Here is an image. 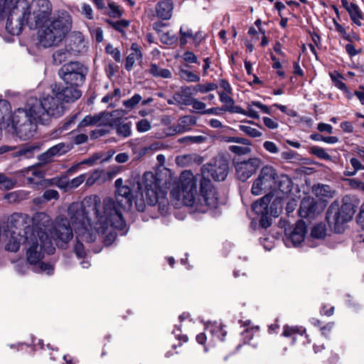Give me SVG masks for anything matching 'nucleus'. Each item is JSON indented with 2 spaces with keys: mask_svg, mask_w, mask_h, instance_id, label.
Returning <instances> with one entry per match:
<instances>
[{
  "mask_svg": "<svg viewBox=\"0 0 364 364\" xmlns=\"http://www.w3.org/2000/svg\"><path fill=\"white\" fill-rule=\"evenodd\" d=\"M114 154H115V151L114 149H109L106 151L97 154L91 159L108 160V159H111Z\"/></svg>",
  "mask_w": 364,
  "mask_h": 364,
  "instance_id": "864d4df0",
  "label": "nucleus"
},
{
  "mask_svg": "<svg viewBox=\"0 0 364 364\" xmlns=\"http://www.w3.org/2000/svg\"><path fill=\"white\" fill-rule=\"evenodd\" d=\"M108 8H109V11H108L107 14L110 17L120 18L123 14V11L119 8V6H117L114 2L112 1H108Z\"/></svg>",
  "mask_w": 364,
  "mask_h": 364,
  "instance_id": "4c0bfd02",
  "label": "nucleus"
},
{
  "mask_svg": "<svg viewBox=\"0 0 364 364\" xmlns=\"http://www.w3.org/2000/svg\"><path fill=\"white\" fill-rule=\"evenodd\" d=\"M10 112V105L6 100H0V118L4 119V116Z\"/></svg>",
  "mask_w": 364,
  "mask_h": 364,
  "instance_id": "6e6d98bb",
  "label": "nucleus"
},
{
  "mask_svg": "<svg viewBox=\"0 0 364 364\" xmlns=\"http://www.w3.org/2000/svg\"><path fill=\"white\" fill-rule=\"evenodd\" d=\"M218 205V192L208 178L200 180V191L192 207L195 211L205 213Z\"/></svg>",
  "mask_w": 364,
  "mask_h": 364,
  "instance_id": "9d476101",
  "label": "nucleus"
},
{
  "mask_svg": "<svg viewBox=\"0 0 364 364\" xmlns=\"http://www.w3.org/2000/svg\"><path fill=\"white\" fill-rule=\"evenodd\" d=\"M188 67V65H185L179 68L178 75L180 77L188 82H198L200 80V76L186 68Z\"/></svg>",
  "mask_w": 364,
  "mask_h": 364,
  "instance_id": "cd10ccee",
  "label": "nucleus"
},
{
  "mask_svg": "<svg viewBox=\"0 0 364 364\" xmlns=\"http://www.w3.org/2000/svg\"><path fill=\"white\" fill-rule=\"evenodd\" d=\"M30 108L27 102L25 107L16 109L12 117V127L16 135L22 140L32 138L37 132V123L40 122V117Z\"/></svg>",
  "mask_w": 364,
  "mask_h": 364,
  "instance_id": "1a4fd4ad",
  "label": "nucleus"
},
{
  "mask_svg": "<svg viewBox=\"0 0 364 364\" xmlns=\"http://www.w3.org/2000/svg\"><path fill=\"white\" fill-rule=\"evenodd\" d=\"M107 23L111 26L116 31L124 34V29L129 26V21L125 19H122L117 21H113L112 20H107Z\"/></svg>",
  "mask_w": 364,
  "mask_h": 364,
  "instance_id": "f704fd0d",
  "label": "nucleus"
},
{
  "mask_svg": "<svg viewBox=\"0 0 364 364\" xmlns=\"http://www.w3.org/2000/svg\"><path fill=\"white\" fill-rule=\"evenodd\" d=\"M41 150L38 145H23L21 146H4L0 147V154L6 153L5 157H23L26 159H31L36 156Z\"/></svg>",
  "mask_w": 364,
  "mask_h": 364,
  "instance_id": "4468645a",
  "label": "nucleus"
},
{
  "mask_svg": "<svg viewBox=\"0 0 364 364\" xmlns=\"http://www.w3.org/2000/svg\"><path fill=\"white\" fill-rule=\"evenodd\" d=\"M326 235V226L323 224H318L314 226L311 231L310 237L316 240H323Z\"/></svg>",
  "mask_w": 364,
  "mask_h": 364,
  "instance_id": "473e14b6",
  "label": "nucleus"
},
{
  "mask_svg": "<svg viewBox=\"0 0 364 364\" xmlns=\"http://www.w3.org/2000/svg\"><path fill=\"white\" fill-rule=\"evenodd\" d=\"M205 331L209 333L210 345H213L217 341H223L227 333L223 326L217 323L208 324L205 327Z\"/></svg>",
  "mask_w": 364,
  "mask_h": 364,
  "instance_id": "412c9836",
  "label": "nucleus"
},
{
  "mask_svg": "<svg viewBox=\"0 0 364 364\" xmlns=\"http://www.w3.org/2000/svg\"><path fill=\"white\" fill-rule=\"evenodd\" d=\"M141 100V97L139 94H135L130 99L123 102L124 106L129 109H133Z\"/></svg>",
  "mask_w": 364,
  "mask_h": 364,
  "instance_id": "de8ad7c7",
  "label": "nucleus"
},
{
  "mask_svg": "<svg viewBox=\"0 0 364 364\" xmlns=\"http://www.w3.org/2000/svg\"><path fill=\"white\" fill-rule=\"evenodd\" d=\"M142 53L136 43H132L131 46V53L128 55L125 62V69L130 71L136 60H141Z\"/></svg>",
  "mask_w": 364,
  "mask_h": 364,
  "instance_id": "b1692460",
  "label": "nucleus"
},
{
  "mask_svg": "<svg viewBox=\"0 0 364 364\" xmlns=\"http://www.w3.org/2000/svg\"><path fill=\"white\" fill-rule=\"evenodd\" d=\"M9 223L11 229L5 234V249L16 252L21 245H26V232L31 231L33 217L25 213H15L9 218Z\"/></svg>",
  "mask_w": 364,
  "mask_h": 364,
  "instance_id": "39448f33",
  "label": "nucleus"
},
{
  "mask_svg": "<svg viewBox=\"0 0 364 364\" xmlns=\"http://www.w3.org/2000/svg\"><path fill=\"white\" fill-rule=\"evenodd\" d=\"M218 94L220 100L223 104L222 107L232 106L235 104L233 99L230 97L227 93L220 92Z\"/></svg>",
  "mask_w": 364,
  "mask_h": 364,
  "instance_id": "5fc2aeb1",
  "label": "nucleus"
},
{
  "mask_svg": "<svg viewBox=\"0 0 364 364\" xmlns=\"http://www.w3.org/2000/svg\"><path fill=\"white\" fill-rule=\"evenodd\" d=\"M259 161H237L235 165L237 177L242 181L248 179L257 170Z\"/></svg>",
  "mask_w": 364,
  "mask_h": 364,
  "instance_id": "a211bd4d",
  "label": "nucleus"
},
{
  "mask_svg": "<svg viewBox=\"0 0 364 364\" xmlns=\"http://www.w3.org/2000/svg\"><path fill=\"white\" fill-rule=\"evenodd\" d=\"M351 166L353 168V171H350L349 168L347 167L344 173L346 176H353L354 175L358 170L364 169V166H363L360 163V161H350Z\"/></svg>",
  "mask_w": 364,
  "mask_h": 364,
  "instance_id": "8fccbe9b",
  "label": "nucleus"
},
{
  "mask_svg": "<svg viewBox=\"0 0 364 364\" xmlns=\"http://www.w3.org/2000/svg\"><path fill=\"white\" fill-rule=\"evenodd\" d=\"M207 137L205 136H186L178 139L179 142L186 144H202L206 141Z\"/></svg>",
  "mask_w": 364,
  "mask_h": 364,
  "instance_id": "c9c22d12",
  "label": "nucleus"
},
{
  "mask_svg": "<svg viewBox=\"0 0 364 364\" xmlns=\"http://www.w3.org/2000/svg\"><path fill=\"white\" fill-rule=\"evenodd\" d=\"M355 213L353 205L350 203H343L340 207L337 202H333L326 213V220L334 230L340 232L342 225L350 221Z\"/></svg>",
  "mask_w": 364,
  "mask_h": 364,
  "instance_id": "9b49d317",
  "label": "nucleus"
},
{
  "mask_svg": "<svg viewBox=\"0 0 364 364\" xmlns=\"http://www.w3.org/2000/svg\"><path fill=\"white\" fill-rule=\"evenodd\" d=\"M68 214H69L68 210ZM68 216L70 218V215H68ZM73 231L75 234L77 240L74 247V252L78 258H85L86 252L82 242H85L86 243H90L93 241H85L77 237L71 218H70L69 221L67 218L62 215H59L55 218L53 223V231L51 232L52 238L55 240L58 246L64 247V246L73 238Z\"/></svg>",
  "mask_w": 364,
  "mask_h": 364,
  "instance_id": "0eeeda50",
  "label": "nucleus"
},
{
  "mask_svg": "<svg viewBox=\"0 0 364 364\" xmlns=\"http://www.w3.org/2000/svg\"><path fill=\"white\" fill-rule=\"evenodd\" d=\"M348 12L353 23L359 26H361L360 20L363 18V14L358 6L355 4L351 5Z\"/></svg>",
  "mask_w": 364,
  "mask_h": 364,
  "instance_id": "2f4dec72",
  "label": "nucleus"
},
{
  "mask_svg": "<svg viewBox=\"0 0 364 364\" xmlns=\"http://www.w3.org/2000/svg\"><path fill=\"white\" fill-rule=\"evenodd\" d=\"M171 173L168 168L160 166L156 173L146 172L143 176L144 193L134 196V192L141 190L137 183L132 186L131 181L118 178L115 181L114 198L106 197L101 200L97 195L86 196L80 203H73L68 207L69 215L77 237L85 241H95L100 235L107 234V245L116 238L114 230H124L126 222L122 212L129 211L134 201L138 211H144L146 203L159 205L161 214L168 211L166 199L167 184L170 183Z\"/></svg>",
  "mask_w": 364,
  "mask_h": 364,
  "instance_id": "f257e3e1",
  "label": "nucleus"
},
{
  "mask_svg": "<svg viewBox=\"0 0 364 364\" xmlns=\"http://www.w3.org/2000/svg\"><path fill=\"white\" fill-rule=\"evenodd\" d=\"M136 129L139 132H145L151 129V124L147 119H141L136 123Z\"/></svg>",
  "mask_w": 364,
  "mask_h": 364,
  "instance_id": "4d7b16f0",
  "label": "nucleus"
},
{
  "mask_svg": "<svg viewBox=\"0 0 364 364\" xmlns=\"http://www.w3.org/2000/svg\"><path fill=\"white\" fill-rule=\"evenodd\" d=\"M74 56L70 49L65 46L55 50L53 54V63L55 65H60L65 60Z\"/></svg>",
  "mask_w": 364,
  "mask_h": 364,
  "instance_id": "a878e982",
  "label": "nucleus"
},
{
  "mask_svg": "<svg viewBox=\"0 0 364 364\" xmlns=\"http://www.w3.org/2000/svg\"><path fill=\"white\" fill-rule=\"evenodd\" d=\"M85 181V176L84 175H80L75 178H73L70 182V186L71 188H77L78 187L81 183H83V181Z\"/></svg>",
  "mask_w": 364,
  "mask_h": 364,
  "instance_id": "69168bd1",
  "label": "nucleus"
},
{
  "mask_svg": "<svg viewBox=\"0 0 364 364\" xmlns=\"http://www.w3.org/2000/svg\"><path fill=\"white\" fill-rule=\"evenodd\" d=\"M65 46L70 49L74 56L85 53L87 49L84 36L79 31H73L70 35Z\"/></svg>",
  "mask_w": 364,
  "mask_h": 364,
  "instance_id": "f3484780",
  "label": "nucleus"
},
{
  "mask_svg": "<svg viewBox=\"0 0 364 364\" xmlns=\"http://www.w3.org/2000/svg\"><path fill=\"white\" fill-rule=\"evenodd\" d=\"M100 120V117L98 115H87L83 118V119L80 122L79 127H85L90 125L96 124L98 123Z\"/></svg>",
  "mask_w": 364,
  "mask_h": 364,
  "instance_id": "79ce46f5",
  "label": "nucleus"
},
{
  "mask_svg": "<svg viewBox=\"0 0 364 364\" xmlns=\"http://www.w3.org/2000/svg\"><path fill=\"white\" fill-rule=\"evenodd\" d=\"M81 14L87 19L91 20L94 18L93 10L87 4L84 3L81 5Z\"/></svg>",
  "mask_w": 364,
  "mask_h": 364,
  "instance_id": "603ef678",
  "label": "nucleus"
},
{
  "mask_svg": "<svg viewBox=\"0 0 364 364\" xmlns=\"http://www.w3.org/2000/svg\"><path fill=\"white\" fill-rule=\"evenodd\" d=\"M183 59L189 63H197L198 59L196 55L190 51L185 52L183 55Z\"/></svg>",
  "mask_w": 364,
  "mask_h": 364,
  "instance_id": "680f3d73",
  "label": "nucleus"
},
{
  "mask_svg": "<svg viewBox=\"0 0 364 364\" xmlns=\"http://www.w3.org/2000/svg\"><path fill=\"white\" fill-rule=\"evenodd\" d=\"M217 88L218 85L215 83L209 82L207 84H198L193 89L195 92L206 93Z\"/></svg>",
  "mask_w": 364,
  "mask_h": 364,
  "instance_id": "e433bc0d",
  "label": "nucleus"
},
{
  "mask_svg": "<svg viewBox=\"0 0 364 364\" xmlns=\"http://www.w3.org/2000/svg\"><path fill=\"white\" fill-rule=\"evenodd\" d=\"M229 150L237 156H243L249 154L251 149L249 146H230Z\"/></svg>",
  "mask_w": 364,
  "mask_h": 364,
  "instance_id": "09e8293b",
  "label": "nucleus"
},
{
  "mask_svg": "<svg viewBox=\"0 0 364 364\" xmlns=\"http://www.w3.org/2000/svg\"><path fill=\"white\" fill-rule=\"evenodd\" d=\"M203 178L210 176L215 181H224L228 176V164L227 161H213L202 168Z\"/></svg>",
  "mask_w": 364,
  "mask_h": 364,
  "instance_id": "ddd939ff",
  "label": "nucleus"
},
{
  "mask_svg": "<svg viewBox=\"0 0 364 364\" xmlns=\"http://www.w3.org/2000/svg\"><path fill=\"white\" fill-rule=\"evenodd\" d=\"M277 176V174L272 167L265 166L261 170L258 178L261 181L262 185L269 191L275 189Z\"/></svg>",
  "mask_w": 364,
  "mask_h": 364,
  "instance_id": "aec40b11",
  "label": "nucleus"
},
{
  "mask_svg": "<svg viewBox=\"0 0 364 364\" xmlns=\"http://www.w3.org/2000/svg\"><path fill=\"white\" fill-rule=\"evenodd\" d=\"M77 87L70 85L64 87L58 84L51 86L53 93L63 103L73 102L81 97L82 92Z\"/></svg>",
  "mask_w": 364,
  "mask_h": 364,
  "instance_id": "2eb2a0df",
  "label": "nucleus"
},
{
  "mask_svg": "<svg viewBox=\"0 0 364 364\" xmlns=\"http://www.w3.org/2000/svg\"><path fill=\"white\" fill-rule=\"evenodd\" d=\"M306 233V226L304 222L299 220L295 224V226L291 232L287 236L285 239V244L287 247H290V243L294 247L299 245L304 241Z\"/></svg>",
  "mask_w": 364,
  "mask_h": 364,
  "instance_id": "6ab92c4d",
  "label": "nucleus"
},
{
  "mask_svg": "<svg viewBox=\"0 0 364 364\" xmlns=\"http://www.w3.org/2000/svg\"><path fill=\"white\" fill-rule=\"evenodd\" d=\"M30 105V110H32L38 117L40 122L46 123L50 117H60L65 112V106L58 97L51 91L50 95H48L42 100L36 97H30L28 100Z\"/></svg>",
  "mask_w": 364,
  "mask_h": 364,
  "instance_id": "6e6552de",
  "label": "nucleus"
},
{
  "mask_svg": "<svg viewBox=\"0 0 364 364\" xmlns=\"http://www.w3.org/2000/svg\"><path fill=\"white\" fill-rule=\"evenodd\" d=\"M317 129L321 132H326L328 134L333 133V127L331 124L320 122L317 125Z\"/></svg>",
  "mask_w": 364,
  "mask_h": 364,
  "instance_id": "e2e57ef3",
  "label": "nucleus"
},
{
  "mask_svg": "<svg viewBox=\"0 0 364 364\" xmlns=\"http://www.w3.org/2000/svg\"><path fill=\"white\" fill-rule=\"evenodd\" d=\"M149 73L155 77L170 79L172 77L171 70L166 68H161L156 63H151L149 68Z\"/></svg>",
  "mask_w": 364,
  "mask_h": 364,
  "instance_id": "bb28decb",
  "label": "nucleus"
},
{
  "mask_svg": "<svg viewBox=\"0 0 364 364\" xmlns=\"http://www.w3.org/2000/svg\"><path fill=\"white\" fill-rule=\"evenodd\" d=\"M331 78L334 84V85L338 88L339 90L348 92V90L347 86L342 80V76L339 73L331 74Z\"/></svg>",
  "mask_w": 364,
  "mask_h": 364,
  "instance_id": "a19ab883",
  "label": "nucleus"
},
{
  "mask_svg": "<svg viewBox=\"0 0 364 364\" xmlns=\"http://www.w3.org/2000/svg\"><path fill=\"white\" fill-rule=\"evenodd\" d=\"M160 39L163 43L171 46L177 41L178 37L173 32L168 31L162 33L160 35Z\"/></svg>",
  "mask_w": 364,
  "mask_h": 364,
  "instance_id": "ea45409f",
  "label": "nucleus"
},
{
  "mask_svg": "<svg viewBox=\"0 0 364 364\" xmlns=\"http://www.w3.org/2000/svg\"><path fill=\"white\" fill-rule=\"evenodd\" d=\"M37 28L38 47L49 48L58 46L71 31L72 18L67 12L62 13Z\"/></svg>",
  "mask_w": 364,
  "mask_h": 364,
  "instance_id": "20e7f679",
  "label": "nucleus"
},
{
  "mask_svg": "<svg viewBox=\"0 0 364 364\" xmlns=\"http://www.w3.org/2000/svg\"><path fill=\"white\" fill-rule=\"evenodd\" d=\"M357 223L362 228H364V203L360 208V212L356 218Z\"/></svg>",
  "mask_w": 364,
  "mask_h": 364,
  "instance_id": "0e129e2a",
  "label": "nucleus"
},
{
  "mask_svg": "<svg viewBox=\"0 0 364 364\" xmlns=\"http://www.w3.org/2000/svg\"><path fill=\"white\" fill-rule=\"evenodd\" d=\"M306 332V328L302 326H284L282 335L285 337H294L296 334L302 335Z\"/></svg>",
  "mask_w": 364,
  "mask_h": 364,
  "instance_id": "72a5a7b5",
  "label": "nucleus"
},
{
  "mask_svg": "<svg viewBox=\"0 0 364 364\" xmlns=\"http://www.w3.org/2000/svg\"><path fill=\"white\" fill-rule=\"evenodd\" d=\"M173 4L171 0H162L156 6V15L159 18L168 20L171 18Z\"/></svg>",
  "mask_w": 364,
  "mask_h": 364,
  "instance_id": "5701e85b",
  "label": "nucleus"
},
{
  "mask_svg": "<svg viewBox=\"0 0 364 364\" xmlns=\"http://www.w3.org/2000/svg\"><path fill=\"white\" fill-rule=\"evenodd\" d=\"M117 133L119 136L127 137L132 133L131 124L120 122L117 127Z\"/></svg>",
  "mask_w": 364,
  "mask_h": 364,
  "instance_id": "58836bf2",
  "label": "nucleus"
},
{
  "mask_svg": "<svg viewBox=\"0 0 364 364\" xmlns=\"http://www.w3.org/2000/svg\"><path fill=\"white\" fill-rule=\"evenodd\" d=\"M28 196V193L25 191H16L6 193L4 196V199L8 200L10 203H17L21 200L26 199Z\"/></svg>",
  "mask_w": 364,
  "mask_h": 364,
  "instance_id": "7c9ffc66",
  "label": "nucleus"
},
{
  "mask_svg": "<svg viewBox=\"0 0 364 364\" xmlns=\"http://www.w3.org/2000/svg\"><path fill=\"white\" fill-rule=\"evenodd\" d=\"M264 149L271 152V153H277L278 151V149L276 144L272 141H267L264 143Z\"/></svg>",
  "mask_w": 364,
  "mask_h": 364,
  "instance_id": "338daca9",
  "label": "nucleus"
},
{
  "mask_svg": "<svg viewBox=\"0 0 364 364\" xmlns=\"http://www.w3.org/2000/svg\"><path fill=\"white\" fill-rule=\"evenodd\" d=\"M87 73V68L78 61H70L64 64L58 71L60 78L67 85L72 86L82 85Z\"/></svg>",
  "mask_w": 364,
  "mask_h": 364,
  "instance_id": "f8f14e48",
  "label": "nucleus"
},
{
  "mask_svg": "<svg viewBox=\"0 0 364 364\" xmlns=\"http://www.w3.org/2000/svg\"><path fill=\"white\" fill-rule=\"evenodd\" d=\"M16 184V181L9 178L7 176H4V178L2 181V183L1 184V188L4 190H10L14 188Z\"/></svg>",
  "mask_w": 364,
  "mask_h": 364,
  "instance_id": "052dcab7",
  "label": "nucleus"
},
{
  "mask_svg": "<svg viewBox=\"0 0 364 364\" xmlns=\"http://www.w3.org/2000/svg\"><path fill=\"white\" fill-rule=\"evenodd\" d=\"M291 179L284 174L277 176L275 189L274 191L279 190L283 193H288L291 190Z\"/></svg>",
  "mask_w": 364,
  "mask_h": 364,
  "instance_id": "393cba45",
  "label": "nucleus"
},
{
  "mask_svg": "<svg viewBox=\"0 0 364 364\" xmlns=\"http://www.w3.org/2000/svg\"><path fill=\"white\" fill-rule=\"evenodd\" d=\"M314 193L321 198H333L334 192L327 185L317 184L313 187Z\"/></svg>",
  "mask_w": 364,
  "mask_h": 364,
  "instance_id": "c756f323",
  "label": "nucleus"
},
{
  "mask_svg": "<svg viewBox=\"0 0 364 364\" xmlns=\"http://www.w3.org/2000/svg\"><path fill=\"white\" fill-rule=\"evenodd\" d=\"M324 207L321 203L310 196L304 197L300 204L299 214L301 218H314L323 211Z\"/></svg>",
  "mask_w": 364,
  "mask_h": 364,
  "instance_id": "dca6fc26",
  "label": "nucleus"
},
{
  "mask_svg": "<svg viewBox=\"0 0 364 364\" xmlns=\"http://www.w3.org/2000/svg\"><path fill=\"white\" fill-rule=\"evenodd\" d=\"M239 129L240 131L251 137H259L262 136V133L259 130L249 126L241 124L239 125Z\"/></svg>",
  "mask_w": 364,
  "mask_h": 364,
  "instance_id": "c03bdc74",
  "label": "nucleus"
},
{
  "mask_svg": "<svg viewBox=\"0 0 364 364\" xmlns=\"http://www.w3.org/2000/svg\"><path fill=\"white\" fill-rule=\"evenodd\" d=\"M184 104L191 105L194 109L199 112L205 110V104L201 101L198 100L197 99H192L191 100L185 101Z\"/></svg>",
  "mask_w": 364,
  "mask_h": 364,
  "instance_id": "3c124183",
  "label": "nucleus"
},
{
  "mask_svg": "<svg viewBox=\"0 0 364 364\" xmlns=\"http://www.w3.org/2000/svg\"><path fill=\"white\" fill-rule=\"evenodd\" d=\"M168 170L171 171L170 169ZM171 173L172 174V172ZM201 179H203V176L199 174L194 175L191 171H183L180 175L178 183H176L171 175L170 183L166 186V191L170 188L171 185L175 186L171 191V196L178 200L181 198L184 205L191 207L195 203L197 183Z\"/></svg>",
  "mask_w": 364,
  "mask_h": 364,
  "instance_id": "423d86ee",
  "label": "nucleus"
},
{
  "mask_svg": "<svg viewBox=\"0 0 364 364\" xmlns=\"http://www.w3.org/2000/svg\"><path fill=\"white\" fill-rule=\"evenodd\" d=\"M309 153L321 159H329V155L321 147L314 146L309 148Z\"/></svg>",
  "mask_w": 364,
  "mask_h": 364,
  "instance_id": "37998d69",
  "label": "nucleus"
},
{
  "mask_svg": "<svg viewBox=\"0 0 364 364\" xmlns=\"http://www.w3.org/2000/svg\"><path fill=\"white\" fill-rule=\"evenodd\" d=\"M221 109L224 112H230L232 113H238L245 114H246V110L243 109L240 106H235L234 105L232 106H225V107H221Z\"/></svg>",
  "mask_w": 364,
  "mask_h": 364,
  "instance_id": "bf43d9fd",
  "label": "nucleus"
},
{
  "mask_svg": "<svg viewBox=\"0 0 364 364\" xmlns=\"http://www.w3.org/2000/svg\"><path fill=\"white\" fill-rule=\"evenodd\" d=\"M59 193L57 191L53 189L46 190L43 194V198L46 201L50 200L52 199H58Z\"/></svg>",
  "mask_w": 364,
  "mask_h": 364,
  "instance_id": "13d9d810",
  "label": "nucleus"
},
{
  "mask_svg": "<svg viewBox=\"0 0 364 364\" xmlns=\"http://www.w3.org/2000/svg\"><path fill=\"white\" fill-rule=\"evenodd\" d=\"M263 122L264 125L271 129H274L278 127V123L269 117H264Z\"/></svg>",
  "mask_w": 364,
  "mask_h": 364,
  "instance_id": "774afa93",
  "label": "nucleus"
},
{
  "mask_svg": "<svg viewBox=\"0 0 364 364\" xmlns=\"http://www.w3.org/2000/svg\"><path fill=\"white\" fill-rule=\"evenodd\" d=\"M105 51L107 53L111 55L116 62L120 63L122 61L119 50L118 48H114L112 44H108L106 46Z\"/></svg>",
  "mask_w": 364,
  "mask_h": 364,
  "instance_id": "49530a36",
  "label": "nucleus"
},
{
  "mask_svg": "<svg viewBox=\"0 0 364 364\" xmlns=\"http://www.w3.org/2000/svg\"><path fill=\"white\" fill-rule=\"evenodd\" d=\"M53 224L51 218L46 213H36L33 216L31 231L26 232V257L28 263L33 267V270L37 273L51 275L54 267L50 263L41 262L45 254L51 255L55 251L52 239L48 231H50Z\"/></svg>",
  "mask_w": 364,
  "mask_h": 364,
  "instance_id": "7ed1b4c3",
  "label": "nucleus"
},
{
  "mask_svg": "<svg viewBox=\"0 0 364 364\" xmlns=\"http://www.w3.org/2000/svg\"><path fill=\"white\" fill-rule=\"evenodd\" d=\"M70 149V147L69 144L60 143L52 146L44 153L38 155L37 157L38 159H48L51 157H58L67 153Z\"/></svg>",
  "mask_w": 364,
  "mask_h": 364,
  "instance_id": "4be33fe9",
  "label": "nucleus"
},
{
  "mask_svg": "<svg viewBox=\"0 0 364 364\" xmlns=\"http://www.w3.org/2000/svg\"><path fill=\"white\" fill-rule=\"evenodd\" d=\"M252 193L255 196H259L264 192L269 191L262 185L261 181L257 178L253 183L252 186Z\"/></svg>",
  "mask_w": 364,
  "mask_h": 364,
  "instance_id": "a18cd8bd",
  "label": "nucleus"
},
{
  "mask_svg": "<svg viewBox=\"0 0 364 364\" xmlns=\"http://www.w3.org/2000/svg\"><path fill=\"white\" fill-rule=\"evenodd\" d=\"M269 203L268 196H264L255 202L252 205V210L257 215H264L268 213L267 207Z\"/></svg>",
  "mask_w": 364,
  "mask_h": 364,
  "instance_id": "c85d7f7f",
  "label": "nucleus"
},
{
  "mask_svg": "<svg viewBox=\"0 0 364 364\" xmlns=\"http://www.w3.org/2000/svg\"><path fill=\"white\" fill-rule=\"evenodd\" d=\"M0 11L7 16L6 29L14 36L21 34L25 26L36 29L53 18L50 0H0Z\"/></svg>",
  "mask_w": 364,
  "mask_h": 364,
  "instance_id": "f03ea898",
  "label": "nucleus"
}]
</instances>
